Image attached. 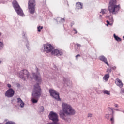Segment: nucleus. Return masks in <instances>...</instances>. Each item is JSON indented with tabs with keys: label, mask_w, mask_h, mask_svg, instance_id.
Masks as SVG:
<instances>
[{
	"label": "nucleus",
	"mask_w": 124,
	"mask_h": 124,
	"mask_svg": "<svg viewBox=\"0 0 124 124\" xmlns=\"http://www.w3.org/2000/svg\"><path fill=\"white\" fill-rule=\"evenodd\" d=\"M103 92L104 94H107V95H110V91L106 90H103Z\"/></svg>",
	"instance_id": "dca6fc26"
},
{
	"label": "nucleus",
	"mask_w": 124,
	"mask_h": 124,
	"mask_svg": "<svg viewBox=\"0 0 124 124\" xmlns=\"http://www.w3.org/2000/svg\"><path fill=\"white\" fill-rule=\"evenodd\" d=\"M99 60L102 61V62H104L108 66H109V64H108V62H107V59L105 58L104 56L101 55L99 56Z\"/></svg>",
	"instance_id": "9d476101"
},
{
	"label": "nucleus",
	"mask_w": 124,
	"mask_h": 124,
	"mask_svg": "<svg viewBox=\"0 0 124 124\" xmlns=\"http://www.w3.org/2000/svg\"><path fill=\"white\" fill-rule=\"evenodd\" d=\"M28 9L31 14H34L35 12V0H29Z\"/></svg>",
	"instance_id": "0eeeda50"
},
{
	"label": "nucleus",
	"mask_w": 124,
	"mask_h": 124,
	"mask_svg": "<svg viewBox=\"0 0 124 124\" xmlns=\"http://www.w3.org/2000/svg\"><path fill=\"white\" fill-rule=\"evenodd\" d=\"M15 92L13 89L10 88L5 93V96L7 97H12L14 95Z\"/></svg>",
	"instance_id": "1a4fd4ad"
},
{
	"label": "nucleus",
	"mask_w": 124,
	"mask_h": 124,
	"mask_svg": "<svg viewBox=\"0 0 124 124\" xmlns=\"http://www.w3.org/2000/svg\"><path fill=\"white\" fill-rule=\"evenodd\" d=\"M3 48V43L0 42V49L1 50Z\"/></svg>",
	"instance_id": "4be33fe9"
},
{
	"label": "nucleus",
	"mask_w": 124,
	"mask_h": 124,
	"mask_svg": "<svg viewBox=\"0 0 124 124\" xmlns=\"http://www.w3.org/2000/svg\"><path fill=\"white\" fill-rule=\"evenodd\" d=\"M115 111H120V109H115Z\"/></svg>",
	"instance_id": "e433bc0d"
},
{
	"label": "nucleus",
	"mask_w": 124,
	"mask_h": 124,
	"mask_svg": "<svg viewBox=\"0 0 124 124\" xmlns=\"http://www.w3.org/2000/svg\"><path fill=\"white\" fill-rule=\"evenodd\" d=\"M62 110L59 112L60 117L62 120L67 121L66 116H73L76 114L75 109L66 103H63L62 104Z\"/></svg>",
	"instance_id": "f03ea898"
},
{
	"label": "nucleus",
	"mask_w": 124,
	"mask_h": 124,
	"mask_svg": "<svg viewBox=\"0 0 124 124\" xmlns=\"http://www.w3.org/2000/svg\"><path fill=\"white\" fill-rule=\"evenodd\" d=\"M100 17H102V15H100Z\"/></svg>",
	"instance_id": "a19ab883"
},
{
	"label": "nucleus",
	"mask_w": 124,
	"mask_h": 124,
	"mask_svg": "<svg viewBox=\"0 0 124 124\" xmlns=\"http://www.w3.org/2000/svg\"><path fill=\"white\" fill-rule=\"evenodd\" d=\"M115 84H116V85L120 88H123V86H124V84H123V82H122V80L119 78L116 79Z\"/></svg>",
	"instance_id": "9b49d317"
},
{
	"label": "nucleus",
	"mask_w": 124,
	"mask_h": 124,
	"mask_svg": "<svg viewBox=\"0 0 124 124\" xmlns=\"http://www.w3.org/2000/svg\"><path fill=\"white\" fill-rule=\"evenodd\" d=\"M13 6L16 11V13L18 15H20V16H22V17H24L25 15H24V12H23V10L20 7V5L18 3L16 0H14L12 2Z\"/></svg>",
	"instance_id": "39448f33"
},
{
	"label": "nucleus",
	"mask_w": 124,
	"mask_h": 124,
	"mask_svg": "<svg viewBox=\"0 0 124 124\" xmlns=\"http://www.w3.org/2000/svg\"><path fill=\"white\" fill-rule=\"evenodd\" d=\"M43 29V27L42 26H39L37 27V30H38V31H39V32H40L41 30H42Z\"/></svg>",
	"instance_id": "aec40b11"
},
{
	"label": "nucleus",
	"mask_w": 124,
	"mask_h": 124,
	"mask_svg": "<svg viewBox=\"0 0 124 124\" xmlns=\"http://www.w3.org/2000/svg\"><path fill=\"white\" fill-rule=\"evenodd\" d=\"M76 45L78 46V47H81V45L77 43Z\"/></svg>",
	"instance_id": "2f4dec72"
},
{
	"label": "nucleus",
	"mask_w": 124,
	"mask_h": 124,
	"mask_svg": "<svg viewBox=\"0 0 124 124\" xmlns=\"http://www.w3.org/2000/svg\"><path fill=\"white\" fill-rule=\"evenodd\" d=\"M123 113H124V111H123Z\"/></svg>",
	"instance_id": "c03bdc74"
},
{
	"label": "nucleus",
	"mask_w": 124,
	"mask_h": 124,
	"mask_svg": "<svg viewBox=\"0 0 124 124\" xmlns=\"http://www.w3.org/2000/svg\"><path fill=\"white\" fill-rule=\"evenodd\" d=\"M120 93H122V94H124V89H123V88L121 89Z\"/></svg>",
	"instance_id": "cd10ccee"
},
{
	"label": "nucleus",
	"mask_w": 124,
	"mask_h": 124,
	"mask_svg": "<svg viewBox=\"0 0 124 124\" xmlns=\"http://www.w3.org/2000/svg\"><path fill=\"white\" fill-rule=\"evenodd\" d=\"M25 35H26V33H23V36H25Z\"/></svg>",
	"instance_id": "4c0bfd02"
},
{
	"label": "nucleus",
	"mask_w": 124,
	"mask_h": 124,
	"mask_svg": "<svg viewBox=\"0 0 124 124\" xmlns=\"http://www.w3.org/2000/svg\"><path fill=\"white\" fill-rule=\"evenodd\" d=\"M111 111H112V115H114V114H115V111H114L113 110V108H111Z\"/></svg>",
	"instance_id": "7c9ffc66"
},
{
	"label": "nucleus",
	"mask_w": 124,
	"mask_h": 124,
	"mask_svg": "<svg viewBox=\"0 0 124 124\" xmlns=\"http://www.w3.org/2000/svg\"><path fill=\"white\" fill-rule=\"evenodd\" d=\"M109 20L110 23H113L114 22V20L113 19V16H109Z\"/></svg>",
	"instance_id": "a211bd4d"
},
{
	"label": "nucleus",
	"mask_w": 124,
	"mask_h": 124,
	"mask_svg": "<svg viewBox=\"0 0 124 124\" xmlns=\"http://www.w3.org/2000/svg\"><path fill=\"white\" fill-rule=\"evenodd\" d=\"M113 36L116 41H122V39H121V38L119 37L118 36H116L115 34H114Z\"/></svg>",
	"instance_id": "4468645a"
},
{
	"label": "nucleus",
	"mask_w": 124,
	"mask_h": 124,
	"mask_svg": "<svg viewBox=\"0 0 124 124\" xmlns=\"http://www.w3.org/2000/svg\"><path fill=\"white\" fill-rule=\"evenodd\" d=\"M121 6L117 5V0H110L108 3V10L110 14L116 15L120 11Z\"/></svg>",
	"instance_id": "7ed1b4c3"
},
{
	"label": "nucleus",
	"mask_w": 124,
	"mask_h": 124,
	"mask_svg": "<svg viewBox=\"0 0 124 124\" xmlns=\"http://www.w3.org/2000/svg\"><path fill=\"white\" fill-rule=\"evenodd\" d=\"M0 124H1L0 123Z\"/></svg>",
	"instance_id": "a18cd8bd"
},
{
	"label": "nucleus",
	"mask_w": 124,
	"mask_h": 124,
	"mask_svg": "<svg viewBox=\"0 0 124 124\" xmlns=\"http://www.w3.org/2000/svg\"><path fill=\"white\" fill-rule=\"evenodd\" d=\"M74 31H75V33H78V32L76 29H74Z\"/></svg>",
	"instance_id": "f704fd0d"
},
{
	"label": "nucleus",
	"mask_w": 124,
	"mask_h": 124,
	"mask_svg": "<svg viewBox=\"0 0 124 124\" xmlns=\"http://www.w3.org/2000/svg\"><path fill=\"white\" fill-rule=\"evenodd\" d=\"M17 102L18 104H19V105L20 106L21 108H23V107H24L25 105V103H24V102H23L22 99H21V98H17Z\"/></svg>",
	"instance_id": "f8f14e48"
},
{
	"label": "nucleus",
	"mask_w": 124,
	"mask_h": 124,
	"mask_svg": "<svg viewBox=\"0 0 124 124\" xmlns=\"http://www.w3.org/2000/svg\"><path fill=\"white\" fill-rule=\"evenodd\" d=\"M49 92L50 94V96H52L53 98H54L58 101H60V100H61V98H60V95H59V93L57 92V91L53 89H50Z\"/></svg>",
	"instance_id": "6e6552de"
},
{
	"label": "nucleus",
	"mask_w": 124,
	"mask_h": 124,
	"mask_svg": "<svg viewBox=\"0 0 124 124\" xmlns=\"http://www.w3.org/2000/svg\"><path fill=\"white\" fill-rule=\"evenodd\" d=\"M36 70L37 73L36 74L34 73H32L34 79H35V81L38 83L34 85L32 91V97L31 98L32 103H37V102H38V99H39V97H40V95H41V88H40L39 85L41 84L42 79H41L39 71H38V68H37Z\"/></svg>",
	"instance_id": "f257e3e1"
},
{
	"label": "nucleus",
	"mask_w": 124,
	"mask_h": 124,
	"mask_svg": "<svg viewBox=\"0 0 124 124\" xmlns=\"http://www.w3.org/2000/svg\"><path fill=\"white\" fill-rule=\"evenodd\" d=\"M76 6L78 9H82L83 8V4H81L80 2L77 3Z\"/></svg>",
	"instance_id": "ddd939ff"
},
{
	"label": "nucleus",
	"mask_w": 124,
	"mask_h": 124,
	"mask_svg": "<svg viewBox=\"0 0 124 124\" xmlns=\"http://www.w3.org/2000/svg\"><path fill=\"white\" fill-rule=\"evenodd\" d=\"M67 86H69V84H68V83H67Z\"/></svg>",
	"instance_id": "ea45409f"
},
{
	"label": "nucleus",
	"mask_w": 124,
	"mask_h": 124,
	"mask_svg": "<svg viewBox=\"0 0 124 124\" xmlns=\"http://www.w3.org/2000/svg\"><path fill=\"white\" fill-rule=\"evenodd\" d=\"M25 39H27L26 38H25ZM26 42H27V44H26V47L27 48V49H29V42L27 40H26Z\"/></svg>",
	"instance_id": "a878e982"
},
{
	"label": "nucleus",
	"mask_w": 124,
	"mask_h": 124,
	"mask_svg": "<svg viewBox=\"0 0 124 124\" xmlns=\"http://www.w3.org/2000/svg\"><path fill=\"white\" fill-rule=\"evenodd\" d=\"M40 112H43L44 111V107L43 106L40 107Z\"/></svg>",
	"instance_id": "b1692460"
},
{
	"label": "nucleus",
	"mask_w": 124,
	"mask_h": 124,
	"mask_svg": "<svg viewBox=\"0 0 124 124\" xmlns=\"http://www.w3.org/2000/svg\"><path fill=\"white\" fill-rule=\"evenodd\" d=\"M109 77L110 76L109 75V74H107L103 77V79L105 80V81H108Z\"/></svg>",
	"instance_id": "2eb2a0df"
},
{
	"label": "nucleus",
	"mask_w": 124,
	"mask_h": 124,
	"mask_svg": "<svg viewBox=\"0 0 124 124\" xmlns=\"http://www.w3.org/2000/svg\"><path fill=\"white\" fill-rule=\"evenodd\" d=\"M7 87H8V88H11V85H10L9 84H7Z\"/></svg>",
	"instance_id": "473e14b6"
},
{
	"label": "nucleus",
	"mask_w": 124,
	"mask_h": 124,
	"mask_svg": "<svg viewBox=\"0 0 124 124\" xmlns=\"http://www.w3.org/2000/svg\"><path fill=\"white\" fill-rule=\"evenodd\" d=\"M106 11H107V10H106V9H101V12H100V13H102L103 15L105 14V13H106Z\"/></svg>",
	"instance_id": "6ab92c4d"
},
{
	"label": "nucleus",
	"mask_w": 124,
	"mask_h": 124,
	"mask_svg": "<svg viewBox=\"0 0 124 124\" xmlns=\"http://www.w3.org/2000/svg\"><path fill=\"white\" fill-rule=\"evenodd\" d=\"M111 69H113V70H116V66L111 67Z\"/></svg>",
	"instance_id": "c756f323"
},
{
	"label": "nucleus",
	"mask_w": 124,
	"mask_h": 124,
	"mask_svg": "<svg viewBox=\"0 0 124 124\" xmlns=\"http://www.w3.org/2000/svg\"><path fill=\"white\" fill-rule=\"evenodd\" d=\"M1 36V33L0 32V37Z\"/></svg>",
	"instance_id": "58836bf2"
},
{
	"label": "nucleus",
	"mask_w": 124,
	"mask_h": 124,
	"mask_svg": "<svg viewBox=\"0 0 124 124\" xmlns=\"http://www.w3.org/2000/svg\"><path fill=\"white\" fill-rule=\"evenodd\" d=\"M110 121L111 122V123H114V117H112L110 119Z\"/></svg>",
	"instance_id": "c85d7f7f"
},
{
	"label": "nucleus",
	"mask_w": 124,
	"mask_h": 124,
	"mask_svg": "<svg viewBox=\"0 0 124 124\" xmlns=\"http://www.w3.org/2000/svg\"><path fill=\"white\" fill-rule=\"evenodd\" d=\"M123 39H124V36L123 37Z\"/></svg>",
	"instance_id": "37998d69"
},
{
	"label": "nucleus",
	"mask_w": 124,
	"mask_h": 124,
	"mask_svg": "<svg viewBox=\"0 0 124 124\" xmlns=\"http://www.w3.org/2000/svg\"><path fill=\"white\" fill-rule=\"evenodd\" d=\"M107 26H109V25H110V26H112V25L113 24V23L112 22H110L109 21L107 20Z\"/></svg>",
	"instance_id": "412c9836"
},
{
	"label": "nucleus",
	"mask_w": 124,
	"mask_h": 124,
	"mask_svg": "<svg viewBox=\"0 0 124 124\" xmlns=\"http://www.w3.org/2000/svg\"><path fill=\"white\" fill-rule=\"evenodd\" d=\"M115 107L116 108H118V107H119V105L118 104H115Z\"/></svg>",
	"instance_id": "c9c22d12"
},
{
	"label": "nucleus",
	"mask_w": 124,
	"mask_h": 124,
	"mask_svg": "<svg viewBox=\"0 0 124 124\" xmlns=\"http://www.w3.org/2000/svg\"><path fill=\"white\" fill-rule=\"evenodd\" d=\"M78 57H81V55H80V54H78L76 56V58H78Z\"/></svg>",
	"instance_id": "72a5a7b5"
},
{
	"label": "nucleus",
	"mask_w": 124,
	"mask_h": 124,
	"mask_svg": "<svg viewBox=\"0 0 124 124\" xmlns=\"http://www.w3.org/2000/svg\"><path fill=\"white\" fill-rule=\"evenodd\" d=\"M56 20L58 22H64L65 21L64 18H62L61 17H58Z\"/></svg>",
	"instance_id": "f3484780"
},
{
	"label": "nucleus",
	"mask_w": 124,
	"mask_h": 124,
	"mask_svg": "<svg viewBox=\"0 0 124 124\" xmlns=\"http://www.w3.org/2000/svg\"><path fill=\"white\" fill-rule=\"evenodd\" d=\"M53 49L54 47L52 46V45L50 44L44 45V50L46 53H51V52H52V55H54V56H57V57L62 56L63 54L62 50L59 49H54L53 50Z\"/></svg>",
	"instance_id": "20e7f679"
},
{
	"label": "nucleus",
	"mask_w": 124,
	"mask_h": 124,
	"mask_svg": "<svg viewBox=\"0 0 124 124\" xmlns=\"http://www.w3.org/2000/svg\"><path fill=\"white\" fill-rule=\"evenodd\" d=\"M105 118L106 119H107V120H109V119H110V114H106Z\"/></svg>",
	"instance_id": "5701e85b"
},
{
	"label": "nucleus",
	"mask_w": 124,
	"mask_h": 124,
	"mask_svg": "<svg viewBox=\"0 0 124 124\" xmlns=\"http://www.w3.org/2000/svg\"><path fill=\"white\" fill-rule=\"evenodd\" d=\"M1 63V61H0V64Z\"/></svg>",
	"instance_id": "79ce46f5"
},
{
	"label": "nucleus",
	"mask_w": 124,
	"mask_h": 124,
	"mask_svg": "<svg viewBox=\"0 0 124 124\" xmlns=\"http://www.w3.org/2000/svg\"><path fill=\"white\" fill-rule=\"evenodd\" d=\"M19 77L23 81H25L27 78V79H32L33 78L31 77V75L29 74V72L27 70H23L20 72L19 73Z\"/></svg>",
	"instance_id": "423d86ee"
},
{
	"label": "nucleus",
	"mask_w": 124,
	"mask_h": 124,
	"mask_svg": "<svg viewBox=\"0 0 124 124\" xmlns=\"http://www.w3.org/2000/svg\"><path fill=\"white\" fill-rule=\"evenodd\" d=\"M93 117V114L91 113H89L87 114V118H92Z\"/></svg>",
	"instance_id": "393cba45"
},
{
	"label": "nucleus",
	"mask_w": 124,
	"mask_h": 124,
	"mask_svg": "<svg viewBox=\"0 0 124 124\" xmlns=\"http://www.w3.org/2000/svg\"><path fill=\"white\" fill-rule=\"evenodd\" d=\"M107 72H108V73H111V72H112V69H108L107 70Z\"/></svg>",
	"instance_id": "bb28decb"
}]
</instances>
